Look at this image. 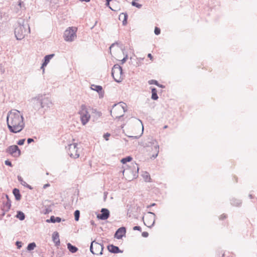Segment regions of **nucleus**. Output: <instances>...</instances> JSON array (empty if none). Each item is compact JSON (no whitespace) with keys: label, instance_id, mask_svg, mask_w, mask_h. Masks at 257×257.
Returning a JSON list of instances; mask_svg holds the SVG:
<instances>
[{"label":"nucleus","instance_id":"46","mask_svg":"<svg viewBox=\"0 0 257 257\" xmlns=\"http://www.w3.org/2000/svg\"><path fill=\"white\" fill-rule=\"evenodd\" d=\"M226 218V216L225 215H221L220 216V219H223Z\"/></svg>","mask_w":257,"mask_h":257},{"label":"nucleus","instance_id":"33","mask_svg":"<svg viewBox=\"0 0 257 257\" xmlns=\"http://www.w3.org/2000/svg\"><path fill=\"white\" fill-rule=\"evenodd\" d=\"M132 158L131 157H130V156H128V157H127L126 158L122 159L121 160V162L122 164H125L126 162H130V161H132Z\"/></svg>","mask_w":257,"mask_h":257},{"label":"nucleus","instance_id":"51","mask_svg":"<svg viewBox=\"0 0 257 257\" xmlns=\"http://www.w3.org/2000/svg\"><path fill=\"white\" fill-rule=\"evenodd\" d=\"M81 2H89L90 0H79Z\"/></svg>","mask_w":257,"mask_h":257},{"label":"nucleus","instance_id":"56","mask_svg":"<svg viewBox=\"0 0 257 257\" xmlns=\"http://www.w3.org/2000/svg\"><path fill=\"white\" fill-rule=\"evenodd\" d=\"M139 0H134V1L135 2H136V1H138Z\"/></svg>","mask_w":257,"mask_h":257},{"label":"nucleus","instance_id":"49","mask_svg":"<svg viewBox=\"0 0 257 257\" xmlns=\"http://www.w3.org/2000/svg\"><path fill=\"white\" fill-rule=\"evenodd\" d=\"M148 57L149 58H150L151 60H152V59H153V56H152V55L151 54H149L148 55Z\"/></svg>","mask_w":257,"mask_h":257},{"label":"nucleus","instance_id":"17","mask_svg":"<svg viewBox=\"0 0 257 257\" xmlns=\"http://www.w3.org/2000/svg\"><path fill=\"white\" fill-rule=\"evenodd\" d=\"M91 116L93 119V121H95L100 117L101 113L97 111L96 109L90 107Z\"/></svg>","mask_w":257,"mask_h":257},{"label":"nucleus","instance_id":"44","mask_svg":"<svg viewBox=\"0 0 257 257\" xmlns=\"http://www.w3.org/2000/svg\"><path fill=\"white\" fill-rule=\"evenodd\" d=\"M5 164H6V165H8V166H12L11 162H10V161H8V160H6V161H5Z\"/></svg>","mask_w":257,"mask_h":257},{"label":"nucleus","instance_id":"3","mask_svg":"<svg viewBox=\"0 0 257 257\" xmlns=\"http://www.w3.org/2000/svg\"><path fill=\"white\" fill-rule=\"evenodd\" d=\"M30 29L28 24H25L24 20L18 21V26L15 30V36L17 40H22L26 35L30 33Z\"/></svg>","mask_w":257,"mask_h":257},{"label":"nucleus","instance_id":"12","mask_svg":"<svg viewBox=\"0 0 257 257\" xmlns=\"http://www.w3.org/2000/svg\"><path fill=\"white\" fill-rule=\"evenodd\" d=\"M145 147H152V150L154 152V154L151 157L152 159L156 158L159 152V146L157 142L153 139H151L148 144H146Z\"/></svg>","mask_w":257,"mask_h":257},{"label":"nucleus","instance_id":"22","mask_svg":"<svg viewBox=\"0 0 257 257\" xmlns=\"http://www.w3.org/2000/svg\"><path fill=\"white\" fill-rule=\"evenodd\" d=\"M61 220V218L59 217H55L54 216H51L50 219H47L46 220L47 222H52V223H55V222H60Z\"/></svg>","mask_w":257,"mask_h":257},{"label":"nucleus","instance_id":"45","mask_svg":"<svg viewBox=\"0 0 257 257\" xmlns=\"http://www.w3.org/2000/svg\"><path fill=\"white\" fill-rule=\"evenodd\" d=\"M27 142H28V144H30L32 142H34V140L33 139H31V138H29L28 140H27Z\"/></svg>","mask_w":257,"mask_h":257},{"label":"nucleus","instance_id":"55","mask_svg":"<svg viewBox=\"0 0 257 257\" xmlns=\"http://www.w3.org/2000/svg\"><path fill=\"white\" fill-rule=\"evenodd\" d=\"M167 125H165V126H164V128H167Z\"/></svg>","mask_w":257,"mask_h":257},{"label":"nucleus","instance_id":"52","mask_svg":"<svg viewBox=\"0 0 257 257\" xmlns=\"http://www.w3.org/2000/svg\"><path fill=\"white\" fill-rule=\"evenodd\" d=\"M158 86H159L160 87H162V88L163 87V85H162L159 84Z\"/></svg>","mask_w":257,"mask_h":257},{"label":"nucleus","instance_id":"38","mask_svg":"<svg viewBox=\"0 0 257 257\" xmlns=\"http://www.w3.org/2000/svg\"><path fill=\"white\" fill-rule=\"evenodd\" d=\"M16 244L17 246L18 249H20L22 247V243L21 241H17L16 242Z\"/></svg>","mask_w":257,"mask_h":257},{"label":"nucleus","instance_id":"43","mask_svg":"<svg viewBox=\"0 0 257 257\" xmlns=\"http://www.w3.org/2000/svg\"><path fill=\"white\" fill-rule=\"evenodd\" d=\"M133 229L134 230H141V228L139 226H135L134 227Z\"/></svg>","mask_w":257,"mask_h":257},{"label":"nucleus","instance_id":"21","mask_svg":"<svg viewBox=\"0 0 257 257\" xmlns=\"http://www.w3.org/2000/svg\"><path fill=\"white\" fill-rule=\"evenodd\" d=\"M90 88L92 90L97 92L99 94L102 93V87L100 85L92 84L91 85Z\"/></svg>","mask_w":257,"mask_h":257},{"label":"nucleus","instance_id":"27","mask_svg":"<svg viewBox=\"0 0 257 257\" xmlns=\"http://www.w3.org/2000/svg\"><path fill=\"white\" fill-rule=\"evenodd\" d=\"M231 204L235 206H239L241 204V200L233 198L231 200Z\"/></svg>","mask_w":257,"mask_h":257},{"label":"nucleus","instance_id":"48","mask_svg":"<svg viewBox=\"0 0 257 257\" xmlns=\"http://www.w3.org/2000/svg\"><path fill=\"white\" fill-rule=\"evenodd\" d=\"M50 186L49 184H45L43 186V188L44 189L46 188L47 187H49Z\"/></svg>","mask_w":257,"mask_h":257},{"label":"nucleus","instance_id":"11","mask_svg":"<svg viewBox=\"0 0 257 257\" xmlns=\"http://www.w3.org/2000/svg\"><path fill=\"white\" fill-rule=\"evenodd\" d=\"M77 146V144L76 143H73L69 145L67 148L68 153L72 158H77L79 157V153Z\"/></svg>","mask_w":257,"mask_h":257},{"label":"nucleus","instance_id":"19","mask_svg":"<svg viewBox=\"0 0 257 257\" xmlns=\"http://www.w3.org/2000/svg\"><path fill=\"white\" fill-rule=\"evenodd\" d=\"M108 250L112 253H118L121 252L118 247L114 246L113 245H109L107 246Z\"/></svg>","mask_w":257,"mask_h":257},{"label":"nucleus","instance_id":"20","mask_svg":"<svg viewBox=\"0 0 257 257\" xmlns=\"http://www.w3.org/2000/svg\"><path fill=\"white\" fill-rule=\"evenodd\" d=\"M54 56V54L48 55L45 56L44 61L43 62V66H46L49 63L50 60Z\"/></svg>","mask_w":257,"mask_h":257},{"label":"nucleus","instance_id":"13","mask_svg":"<svg viewBox=\"0 0 257 257\" xmlns=\"http://www.w3.org/2000/svg\"><path fill=\"white\" fill-rule=\"evenodd\" d=\"M6 152L15 157H18L21 155V151L17 145H12L9 147Z\"/></svg>","mask_w":257,"mask_h":257},{"label":"nucleus","instance_id":"2","mask_svg":"<svg viewBox=\"0 0 257 257\" xmlns=\"http://www.w3.org/2000/svg\"><path fill=\"white\" fill-rule=\"evenodd\" d=\"M33 108L44 114L53 105L51 98L46 94H40L32 99Z\"/></svg>","mask_w":257,"mask_h":257},{"label":"nucleus","instance_id":"47","mask_svg":"<svg viewBox=\"0 0 257 257\" xmlns=\"http://www.w3.org/2000/svg\"><path fill=\"white\" fill-rule=\"evenodd\" d=\"M128 171H130V170H123L122 171L123 175H124V174L127 173Z\"/></svg>","mask_w":257,"mask_h":257},{"label":"nucleus","instance_id":"9","mask_svg":"<svg viewBox=\"0 0 257 257\" xmlns=\"http://www.w3.org/2000/svg\"><path fill=\"white\" fill-rule=\"evenodd\" d=\"M103 249V246L101 243L95 240L91 242L90 246V250L92 253L96 255H101L102 254Z\"/></svg>","mask_w":257,"mask_h":257},{"label":"nucleus","instance_id":"31","mask_svg":"<svg viewBox=\"0 0 257 257\" xmlns=\"http://www.w3.org/2000/svg\"><path fill=\"white\" fill-rule=\"evenodd\" d=\"M116 47V50H121V51H122V48H120L119 46H118V43H113L112 44L110 47H109V49H110V52L111 51V49L112 48H114Z\"/></svg>","mask_w":257,"mask_h":257},{"label":"nucleus","instance_id":"1","mask_svg":"<svg viewBox=\"0 0 257 257\" xmlns=\"http://www.w3.org/2000/svg\"><path fill=\"white\" fill-rule=\"evenodd\" d=\"M7 123L9 131L15 134L21 132L25 126L23 113L17 109H13L8 112Z\"/></svg>","mask_w":257,"mask_h":257},{"label":"nucleus","instance_id":"28","mask_svg":"<svg viewBox=\"0 0 257 257\" xmlns=\"http://www.w3.org/2000/svg\"><path fill=\"white\" fill-rule=\"evenodd\" d=\"M157 91L156 88H152V99L153 100H157L158 98V96L157 95Z\"/></svg>","mask_w":257,"mask_h":257},{"label":"nucleus","instance_id":"39","mask_svg":"<svg viewBox=\"0 0 257 257\" xmlns=\"http://www.w3.org/2000/svg\"><path fill=\"white\" fill-rule=\"evenodd\" d=\"M25 141V139H21V140H20L18 142L17 144H18V145H20V146L23 145L24 144Z\"/></svg>","mask_w":257,"mask_h":257},{"label":"nucleus","instance_id":"37","mask_svg":"<svg viewBox=\"0 0 257 257\" xmlns=\"http://www.w3.org/2000/svg\"><path fill=\"white\" fill-rule=\"evenodd\" d=\"M154 33L157 35H159L160 34V29L158 27H156L155 29Z\"/></svg>","mask_w":257,"mask_h":257},{"label":"nucleus","instance_id":"25","mask_svg":"<svg viewBox=\"0 0 257 257\" xmlns=\"http://www.w3.org/2000/svg\"><path fill=\"white\" fill-rule=\"evenodd\" d=\"M18 179L19 181L20 182V183L21 184V185H22L23 186L26 187L29 189H32L31 186L30 185H28L25 181H24L21 176H18Z\"/></svg>","mask_w":257,"mask_h":257},{"label":"nucleus","instance_id":"42","mask_svg":"<svg viewBox=\"0 0 257 257\" xmlns=\"http://www.w3.org/2000/svg\"><path fill=\"white\" fill-rule=\"evenodd\" d=\"M142 236L144 237H147L149 235V233L147 232H143L142 234Z\"/></svg>","mask_w":257,"mask_h":257},{"label":"nucleus","instance_id":"41","mask_svg":"<svg viewBox=\"0 0 257 257\" xmlns=\"http://www.w3.org/2000/svg\"><path fill=\"white\" fill-rule=\"evenodd\" d=\"M110 136V134L108 133H106L103 135V138L105 139L106 141L108 140V138Z\"/></svg>","mask_w":257,"mask_h":257},{"label":"nucleus","instance_id":"40","mask_svg":"<svg viewBox=\"0 0 257 257\" xmlns=\"http://www.w3.org/2000/svg\"><path fill=\"white\" fill-rule=\"evenodd\" d=\"M127 58H128L127 55L125 54L124 57L121 60V63L122 64L126 62V60L127 59Z\"/></svg>","mask_w":257,"mask_h":257},{"label":"nucleus","instance_id":"50","mask_svg":"<svg viewBox=\"0 0 257 257\" xmlns=\"http://www.w3.org/2000/svg\"><path fill=\"white\" fill-rule=\"evenodd\" d=\"M45 66H43V64H42V66H41V68L42 69H43V72H44V71H45V68H45Z\"/></svg>","mask_w":257,"mask_h":257},{"label":"nucleus","instance_id":"23","mask_svg":"<svg viewBox=\"0 0 257 257\" xmlns=\"http://www.w3.org/2000/svg\"><path fill=\"white\" fill-rule=\"evenodd\" d=\"M13 193L17 200H20L21 198V195L20 194V191L18 189L15 188L13 189Z\"/></svg>","mask_w":257,"mask_h":257},{"label":"nucleus","instance_id":"4","mask_svg":"<svg viewBox=\"0 0 257 257\" xmlns=\"http://www.w3.org/2000/svg\"><path fill=\"white\" fill-rule=\"evenodd\" d=\"M78 114L80 115L81 122L83 125H86L89 121L91 117L90 107L87 106L85 104L81 105Z\"/></svg>","mask_w":257,"mask_h":257},{"label":"nucleus","instance_id":"34","mask_svg":"<svg viewBox=\"0 0 257 257\" xmlns=\"http://www.w3.org/2000/svg\"><path fill=\"white\" fill-rule=\"evenodd\" d=\"M80 212L79 210H75L74 212L75 219L76 221H78L79 218Z\"/></svg>","mask_w":257,"mask_h":257},{"label":"nucleus","instance_id":"6","mask_svg":"<svg viewBox=\"0 0 257 257\" xmlns=\"http://www.w3.org/2000/svg\"><path fill=\"white\" fill-rule=\"evenodd\" d=\"M77 28L75 27H70L67 28L64 32L63 38L66 42H73L77 37L76 32Z\"/></svg>","mask_w":257,"mask_h":257},{"label":"nucleus","instance_id":"18","mask_svg":"<svg viewBox=\"0 0 257 257\" xmlns=\"http://www.w3.org/2000/svg\"><path fill=\"white\" fill-rule=\"evenodd\" d=\"M52 239L54 242L55 243L56 245H59L60 244V239H59V235L57 232H54L52 234Z\"/></svg>","mask_w":257,"mask_h":257},{"label":"nucleus","instance_id":"36","mask_svg":"<svg viewBox=\"0 0 257 257\" xmlns=\"http://www.w3.org/2000/svg\"><path fill=\"white\" fill-rule=\"evenodd\" d=\"M148 82L150 84H155L157 86H159V84H158L157 81H156L155 80H149Z\"/></svg>","mask_w":257,"mask_h":257},{"label":"nucleus","instance_id":"53","mask_svg":"<svg viewBox=\"0 0 257 257\" xmlns=\"http://www.w3.org/2000/svg\"><path fill=\"white\" fill-rule=\"evenodd\" d=\"M249 197H250V198H252V195H249Z\"/></svg>","mask_w":257,"mask_h":257},{"label":"nucleus","instance_id":"8","mask_svg":"<svg viewBox=\"0 0 257 257\" xmlns=\"http://www.w3.org/2000/svg\"><path fill=\"white\" fill-rule=\"evenodd\" d=\"M12 9L15 13L20 15L26 9L25 5L21 0H14Z\"/></svg>","mask_w":257,"mask_h":257},{"label":"nucleus","instance_id":"32","mask_svg":"<svg viewBox=\"0 0 257 257\" xmlns=\"http://www.w3.org/2000/svg\"><path fill=\"white\" fill-rule=\"evenodd\" d=\"M36 244L35 242L30 243L28 244L27 246V249L28 250H33L36 247Z\"/></svg>","mask_w":257,"mask_h":257},{"label":"nucleus","instance_id":"10","mask_svg":"<svg viewBox=\"0 0 257 257\" xmlns=\"http://www.w3.org/2000/svg\"><path fill=\"white\" fill-rule=\"evenodd\" d=\"M155 213L149 212L145 217L143 218L144 224L148 227H152L155 222Z\"/></svg>","mask_w":257,"mask_h":257},{"label":"nucleus","instance_id":"30","mask_svg":"<svg viewBox=\"0 0 257 257\" xmlns=\"http://www.w3.org/2000/svg\"><path fill=\"white\" fill-rule=\"evenodd\" d=\"M122 17H123V20L122 21V24H123V25H125L126 24L127 16L126 14L122 13L119 15V19H120Z\"/></svg>","mask_w":257,"mask_h":257},{"label":"nucleus","instance_id":"7","mask_svg":"<svg viewBox=\"0 0 257 257\" xmlns=\"http://www.w3.org/2000/svg\"><path fill=\"white\" fill-rule=\"evenodd\" d=\"M111 75L116 82H121L123 79L122 68L118 64L114 65L112 69Z\"/></svg>","mask_w":257,"mask_h":257},{"label":"nucleus","instance_id":"54","mask_svg":"<svg viewBox=\"0 0 257 257\" xmlns=\"http://www.w3.org/2000/svg\"><path fill=\"white\" fill-rule=\"evenodd\" d=\"M155 203H153L151 206H154L155 205Z\"/></svg>","mask_w":257,"mask_h":257},{"label":"nucleus","instance_id":"35","mask_svg":"<svg viewBox=\"0 0 257 257\" xmlns=\"http://www.w3.org/2000/svg\"><path fill=\"white\" fill-rule=\"evenodd\" d=\"M132 6L136 7L139 9L141 8L142 7V5L141 4H138L135 1H133L132 2Z\"/></svg>","mask_w":257,"mask_h":257},{"label":"nucleus","instance_id":"14","mask_svg":"<svg viewBox=\"0 0 257 257\" xmlns=\"http://www.w3.org/2000/svg\"><path fill=\"white\" fill-rule=\"evenodd\" d=\"M132 121L134 123H135L136 125L138 126L139 127H140V126L142 127V132H141L140 135L139 136H128V137L130 138L138 139L142 136V135L143 134V131H144V126H143L142 122L141 121V120H140L139 119L135 118H134L132 119Z\"/></svg>","mask_w":257,"mask_h":257},{"label":"nucleus","instance_id":"24","mask_svg":"<svg viewBox=\"0 0 257 257\" xmlns=\"http://www.w3.org/2000/svg\"><path fill=\"white\" fill-rule=\"evenodd\" d=\"M67 245L68 250L71 253H75L78 250V248L75 246L72 245L70 243H68Z\"/></svg>","mask_w":257,"mask_h":257},{"label":"nucleus","instance_id":"29","mask_svg":"<svg viewBox=\"0 0 257 257\" xmlns=\"http://www.w3.org/2000/svg\"><path fill=\"white\" fill-rule=\"evenodd\" d=\"M16 217L19 218L20 220H23L25 219V215L23 212L22 211H18L17 212V214Z\"/></svg>","mask_w":257,"mask_h":257},{"label":"nucleus","instance_id":"5","mask_svg":"<svg viewBox=\"0 0 257 257\" xmlns=\"http://www.w3.org/2000/svg\"><path fill=\"white\" fill-rule=\"evenodd\" d=\"M126 110V104L124 102H120L113 105L111 110V115L113 118H119L123 115V113Z\"/></svg>","mask_w":257,"mask_h":257},{"label":"nucleus","instance_id":"15","mask_svg":"<svg viewBox=\"0 0 257 257\" xmlns=\"http://www.w3.org/2000/svg\"><path fill=\"white\" fill-rule=\"evenodd\" d=\"M109 211L107 209L102 208L101 213L97 215V218L101 220H105L109 217Z\"/></svg>","mask_w":257,"mask_h":257},{"label":"nucleus","instance_id":"16","mask_svg":"<svg viewBox=\"0 0 257 257\" xmlns=\"http://www.w3.org/2000/svg\"><path fill=\"white\" fill-rule=\"evenodd\" d=\"M126 230L125 227H121L117 229L116 231L114 237L117 239H120L125 234Z\"/></svg>","mask_w":257,"mask_h":257},{"label":"nucleus","instance_id":"26","mask_svg":"<svg viewBox=\"0 0 257 257\" xmlns=\"http://www.w3.org/2000/svg\"><path fill=\"white\" fill-rule=\"evenodd\" d=\"M142 175L146 182H149L151 181V177L149 173L147 172H143Z\"/></svg>","mask_w":257,"mask_h":257}]
</instances>
